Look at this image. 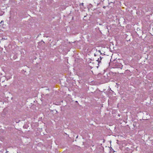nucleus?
Listing matches in <instances>:
<instances>
[{
	"label": "nucleus",
	"instance_id": "1",
	"mask_svg": "<svg viewBox=\"0 0 153 153\" xmlns=\"http://www.w3.org/2000/svg\"><path fill=\"white\" fill-rule=\"evenodd\" d=\"M102 58L103 57H102L101 56H100L99 58H98L97 60L96 61L98 62V65L101 62V60Z\"/></svg>",
	"mask_w": 153,
	"mask_h": 153
},
{
	"label": "nucleus",
	"instance_id": "2",
	"mask_svg": "<svg viewBox=\"0 0 153 153\" xmlns=\"http://www.w3.org/2000/svg\"><path fill=\"white\" fill-rule=\"evenodd\" d=\"M100 149H101V151H100V152H102V151H103V150H104V148L102 146H100Z\"/></svg>",
	"mask_w": 153,
	"mask_h": 153
},
{
	"label": "nucleus",
	"instance_id": "3",
	"mask_svg": "<svg viewBox=\"0 0 153 153\" xmlns=\"http://www.w3.org/2000/svg\"><path fill=\"white\" fill-rule=\"evenodd\" d=\"M96 50L97 53V52H98V53H100L101 55H103L102 53H101L100 50H97V49H96ZM103 55H104V54H103Z\"/></svg>",
	"mask_w": 153,
	"mask_h": 153
},
{
	"label": "nucleus",
	"instance_id": "4",
	"mask_svg": "<svg viewBox=\"0 0 153 153\" xmlns=\"http://www.w3.org/2000/svg\"><path fill=\"white\" fill-rule=\"evenodd\" d=\"M89 7H92V5L91 4H90L89 5Z\"/></svg>",
	"mask_w": 153,
	"mask_h": 153
},
{
	"label": "nucleus",
	"instance_id": "5",
	"mask_svg": "<svg viewBox=\"0 0 153 153\" xmlns=\"http://www.w3.org/2000/svg\"><path fill=\"white\" fill-rule=\"evenodd\" d=\"M103 8H104V9H105V8H106V7L105 6H104L103 7Z\"/></svg>",
	"mask_w": 153,
	"mask_h": 153
},
{
	"label": "nucleus",
	"instance_id": "6",
	"mask_svg": "<svg viewBox=\"0 0 153 153\" xmlns=\"http://www.w3.org/2000/svg\"><path fill=\"white\" fill-rule=\"evenodd\" d=\"M94 56H97V54H96V53H94Z\"/></svg>",
	"mask_w": 153,
	"mask_h": 153
},
{
	"label": "nucleus",
	"instance_id": "7",
	"mask_svg": "<svg viewBox=\"0 0 153 153\" xmlns=\"http://www.w3.org/2000/svg\"><path fill=\"white\" fill-rule=\"evenodd\" d=\"M3 21H1V22L0 23H1L2 22H3Z\"/></svg>",
	"mask_w": 153,
	"mask_h": 153
},
{
	"label": "nucleus",
	"instance_id": "8",
	"mask_svg": "<svg viewBox=\"0 0 153 153\" xmlns=\"http://www.w3.org/2000/svg\"><path fill=\"white\" fill-rule=\"evenodd\" d=\"M81 5H83V3H81Z\"/></svg>",
	"mask_w": 153,
	"mask_h": 153
},
{
	"label": "nucleus",
	"instance_id": "9",
	"mask_svg": "<svg viewBox=\"0 0 153 153\" xmlns=\"http://www.w3.org/2000/svg\"><path fill=\"white\" fill-rule=\"evenodd\" d=\"M78 137V136H77V137H76V138H77Z\"/></svg>",
	"mask_w": 153,
	"mask_h": 153
},
{
	"label": "nucleus",
	"instance_id": "10",
	"mask_svg": "<svg viewBox=\"0 0 153 153\" xmlns=\"http://www.w3.org/2000/svg\"><path fill=\"white\" fill-rule=\"evenodd\" d=\"M10 78H7V80H8V79H10Z\"/></svg>",
	"mask_w": 153,
	"mask_h": 153
},
{
	"label": "nucleus",
	"instance_id": "11",
	"mask_svg": "<svg viewBox=\"0 0 153 153\" xmlns=\"http://www.w3.org/2000/svg\"><path fill=\"white\" fill-rule=\"evenodd\" d=\"M108 81H105V82H107Z\"/></svg>",
	"mask_w": 153,
	"mask_h": 153
},
{
	"label": "nucleus",
	"instance_id": "12",
	"mask_svg": "<svg viewBox=\"0 0 153 153\" xmlns=\"http://www.w3.org/2000/svg\"><path fill=\"white\" fill-rule=\"evenodd\" d=\"M97 55H98V54L97 53Z\"/></svg>",
	"mask_w": 153,
	"mask_h": 153
},
{
	"label": "nucleus",
	"instance_id": "13",
	"mask_svg": "<svg viewBox=\"0 0 153 153\" xmlns=\"http://www.w3.org/2000/svg\"><path fill=\"white\" fill-rule=\"evenodd\" d=\"M97 55H98V54L97 53Z\"/></svg>",
	"mask_w": 153,
	"mask_h": 153
},
{
	"label": "nucleus",
	"instance_id": "14",
	"mask_svg": "<svg viewBox=\"0 0 153 153\" xmlns=\"http://www.w3.org/2000/svg\"><path fill=\"white\" fill-rule=\"evenodd\" d=\"M97 55H98V54L97 53Z\"/></svg>",
	"mask_w": 153,
	"mask_h": 153
},
{
	"label": "nucleus",
	"instance_id": "15",
	"mask_svg": "<svg viewBox=\"0 0 153 153\" xmlns=\"http://www.w3.org/2000/svg\"><path fill=\"white\" fill-rule=\"evenodd\" d=\"M152 29H153V27Z\"/></svg>",
	"mask_w": 153,
	"mask_h": 153
}]
</instances>
